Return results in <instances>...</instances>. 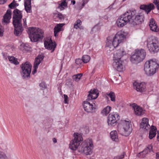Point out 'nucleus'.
<instances>
[{
  "label": "nucleus",
  "instance_id": "1",
  "mask_svg": "<svg viewBox=\"0 0 159 159\" xmlns=\"http://www.w3.org/2000/svg\"><path fill=\"white\" fill-rule=\"evenodd\" d=\"M98 90L96 89L91 90L88 95L87 101L84 102L83 108L85 111L88 112H93L95 111L96 106L95 102L93 100L98 97Z\"/></svg>",
  "mask_w": 159,
  "mask_h": 159
},
{
  "label": "nucleus",
  "instance_id": "2",
  "mask_svg": "<svg viewBox=\"0 0 159 159\" xmlns=\"http://www.w3.org/2000/svg\"><path fill=\"white\" fill-rule=\"evenodd\" d=\"M94 148L93 142L91 139H88L82 142L78 149V152L80 153L86 155L92 154Z\"/></svg>",
  "mask_w": 159,
  "mask_h": 159
},
{
  "label": "nucleus",
  "instance_id": "3",
  "mask_svg": "<svg viewBox=\"0 0 159 159\" xmlns=\"http://www.w3.org/2000/svg\"><path fill=\"white\" fill-rule=\"evenodd\" d=\"M158 67L159 65L155 61L148 60L144 64V71L147 75L151 76L156 73Z\"/></svg>",
  "mask_w": 159,
  "mask_h": 159
},
{
  "label": "nucleus",
  "instance_id": "4",
  "mask_svg": "<svg viewBox=\"0 0 159 159\" xmlns=\"http://www.w3.org/2000/svg\"><path fill=\"white\" fill-rule=\"evenodd\" d=\"M28 34L31 41L36 42L42 39L43 32L41 29L37 28H29Z\"/></svg>",
  "mask_w": 159,
  "mask_h": 159
},
{
  "label": "nucleus",
  "instance_id": "5",
  "mask_svg": "<svg viewBox=\"0 0 159 159\" xmlns=\"http://www.w3.org/2000/svg\"><path fill=\"white\" fill-rule=\"evenodd\" d=\"M134 12H131V11H129L121 15L117 19L116 23L119 27H123L128 23L131 24L132 22L130 20L132 18L131 15H134Z\"/></svg>",
  "mask_w": 159,
  "mask_h": 159
},
{
  "label": "nucleus",
  "instance_id": "6",
  "mask_svg": "<svg viewBox=\"0 0 159 159\" xmlns=\"http://www.w3.org/2000/svg\"><path fill=\"white\" fill-rule=\"evenodd\" d=\"M122 42L116 35L109 36L107 39L106 49L107 51H112Z\"/></svg>",
  "mask_w": 159,
  "mask_h": 159
},
{
  "label": "nucleus",
  "instance_id": "7",
  "mask_svg": "<svg viewBox=\"0 0 159 159\" xmlns=\"http://www.w3.org/2000/svg\"><path fill=\"white\" fill-rule=\"evenodd\" d=\"M146 56V52L143 49L136 50L130 57V60L132 63L137 64L142 61Z\"/></svg>",
  "mask_w": 159,
  "mask_h": 159
},
{
  "label": "nucleus",
  "instance_id": "8",
  "mask_svg": "<svg viewBox=\"0 0 159 159\" xmlns=\"http://www.w3.org/2000/svg\"><path fill=\"white\" fill-rule=\"evenodd\" d=\"M147 47L151 53H156L159 51V41L155 37L149 38L147 41Z\"/></svg>",
  "mask_w": 159,
  "mask_h": 159
},
{
  "label": "nucleus",
  "instance_id": "9",
  "mask_svg": "<svg viewBox=\"0 0 159 159\" xmlns=\"http://www.w3.org/2000/svg\"><path fill=\"white\" fill-rule=\"evenodd\" d=\"M20 67L22 76L25 78L29 77L31 70L32 66L31 64L29 62L26 61L23 63Z\"/></svg>",
  "mask_w": 159,
  "mask_h": 159
},
{
  "label": "nucleus",
  "instance_id": "10",
  "mask_svg": "<svg viewBox=\"0 0 159 159\" xmlns=\"http://www.w3.org/2000/svg\"><path fill=\"white\" fill-rule=\"evenodd\" d=\"M122 134L125 136H128L131 133L132 126L130 121L123 120L122 122Z\"/></svg>",
  "mask_w": 159,
  "mask_h": 159
},
{
  "label": "nucleus",
  "instance_id": "11",
  "mask_svg": "<svg viewBox=\"0 0 159 159\" xmlns=\"http://www.w3.org/2000/svg\"><path fill=\"white\" fill-rule=\"evenodd\" d=\"M131 12H134V15H131L132 18L130 20L132 22H131V24L133 25H136L139 24L143 21L144 16L142 13H139V14L135 15L136 11H131Z\"/></svg>",
  "mask_w": 159,
  "mask_h": 159
},
{
  "label": "nucleus",
  "instance_id": "12",
  "mask_svg": "<svg viewBox=\"0 0 159 159\" xmlns=\"http://www.w3.org/2000/svg\"><path fill=\"white\" fill-rule=\"evenodd\" d=\"M13 25H19L21 23L22 15L21 12L17 9H15L13 11Z\"/></svg>",
  "mask_w": 159,
  "mask_h": 159
},
{
  "label": "nucleus",
  "instance_id": "13",
  "mask_svg": "<svg viewBox=\"0 0 159 159\" xmlns=\"http://www.w3.org/2000/svg\"><path fill=\"white\" fill-rule=\"evenodd\" d=\"M23 24H19V25H14L15 28L14 33L16 36H20L23 30L22 26L25 28L27 27L26 18L23 19Z\"/></svg>",
  "mask_w": 159,
  "mask_h": 159
},
{
  "label": "nucleus",
  "instance_id": "14",
  "mask_svg": "<svg viewBox=\"0 0 159 159\" xmlns=\"http://www.w3.org/2000/svg\"><path fill=\"white\" fill-rule=\"evenodd\" d=\"M112 66L114 69L119 72L123 71L125 70L123 65V61L121 59H113Z\"/></svg>",
  "mask_w": 159,
  "mask_h": 159
},
{
  "label": "nucleus",
  "instance_id": "15",
  "mask_svg": "<svg viewBox=\"0 0 159 159\" xmlns=\"http://www.w3.org/2000/svg\"><path fill=\"white\" fill-rule=\"evenodd\" d=\"M119 120V116L117 113L113 112L109 114L107 117V123L109 125H113Z\"/></svg>",
  "mask_w": 159,
  "mask_h": 159
},
{
  "label": "nucleus",
  "instance_id": "16",
  "mask_svg": "<svg viewBox=\"0 0 159 159\" xmlns=\"http://www.w3.org/2000/svg\"><path fill=\"white\" fill-rule=\"evenodd\" d=\"M130 106L134 110V113L135 115L140 116L145 113V110L135 103L131 105Z\"/></svg>",
  "mask_w": 159,
  "mask_h": 159
},
{
  "label": "nucleus",
  "instance_id": "17",
  "mask_svg": "<svg viewBox=\"0 0 159 159\" xmlns=\"http://www.w3.org/2000/svg\"><path fill=\"white\" fill-rule=\"evenodd\" d=\"M44 46L47 49L52 50L51 52H53L56 47V44L53 42L50 39H46L44 41Z\"/></svg>",
  "mask_w": 159,
  "mask_h": 159
},
{
  "label": "nucleus",
  "instance_id": "18",
  "mask_svg": "<svg viewBox=\"0 0 159 159\" xmlns=\"http://www.w3.org/2000/svg\"><path fill=\"white\" fill-rule=\"evenodd\" d=\"M133 86L134 89L138 92H144L146 90V84L143 82H135L133 84Z\"/></svg>",
  "mask_w": 159,
  "mask_h": 159
},
{
  "label": "nucleus",
  "instance_id": "19",
  "mask_svg": "<svg viewBox=\"0 0 159 159\" xmlns=\"http://www.w3.org/2000/svg\"><path fill=\"white\" fill-rule=\"evenodd\" d=\"M155 6L152 3H148L147 4H143L140 5V8L144 10L148 14L150 11L155 8Z\"/></svg>",
  "mask_w": 159,
  "mask_h": 159
},
{
  "label": "nucleus",
  "instance_id": "20",
  "mask_svg": "<svg viewBox=\"0 0 159 159\" xmlns=\"http://www.w3.org/2000/svg\"><path fill=\"white\" fill-rule=\"evenodd\" d=\"M11 11L10 10H7L2 19V23L3 25H7L10 23V20L11 18Z\"/></svg>",
  "mask_w": 159,
  "mask_h": 159
},
{
  "label": "nucleus",
  "instance_id": "21",
  "mask_svg": "<svg viewBox=\"0 0 159 159\" xmlns=\"http://www.w3.org/2000/svg\"><path fill=\"white\" fill-rule=\"evenodd\" d=\"M126 54L124 49L123 48H121L114 52L113 59H121V57Z\"/></svg>",
  "mask_w": 159,
  "mask_h": 159
},
{
  "label": "nucleus",
  "instance_id": "22",
  "mask_svg": "<svg viewBox=\"0 0 159 159\" xmlns=\"http://www.w3.org/2000/svg\"><path fill=\"white\" fill-rule=\"evenodd\" d=\"M43 58V56H38L35 59L34 63V70L32 71V74H34L37 71V69L38 68V66L40 64L41 62L42 61Z\"/></svg>",
  "mask_w": 159,
  "mask_h": 159
},
{
  "label": "nucleus",
  "instance_id": "23",
  "mask_svg": "<svg viewBox=\"0 0 159 159\" xmlns=\"http://www.w3.org/2000/svg\"><path fill=\"white\" fill-rule=\"evenodd\" d=\"M140 127L141 128L147 130L149 129L150 125L148 124V119L147 118H143L142 119V121L140 124Z\"/></svg>",
  "mask_w": 159,
  "mask_h": 159
},
{
  "label": "nucleus",
  "instance_id": "24",
  "mask_svg": "<svg viewBox=\"0 0 159 159\" xmlns=\"http://www.w3.org/2000/svg\"><path fill=\"white\" fill-rule=\"evenodd\" d=\"M149 26L150 30L152 31L155 32H157L158 31L159 29L153 19L151 18L150 19Z\"/></svg>",
  "mask_w": 159,
  "mask_h": 159
},
{
  "label": "nucleus",
  "instance_id": "25",
  "mask_svg": "<svg viewBox=\"0 0 159 159\" xmlns=\"http://www.w3.org/2000/svg\"><path fill=\"white\" fill-rule=\"evenodd\" d=\"M128 34V33L123 30H121L118 31L116 34L118 39L122 42L125 39Z\"/></svg>",
  "mask_w": 159,
  "mask_h": 159
},
{
  "label": "nucleus",
  "instance_id": "26",
  "mask_svg": "<svg viewBox=\"0 0 159 159\" xmlns=\"http://www.w3.org/2000/svg\"><path fill=\"white\" fill-rule=\"evenodd\" d=\"M80 143L72 140L69 144V148L71 150L75 151L78 149L80 145Z\"/></svg>",
  "mask_w": 159,
  "mask_h": 159
},
{
  "label": "nucleus",
  "instance_id": "27",
  "mask_svg": "<svg viewBox=\"0 0 159 159\" xmlns=\"http://www.w3.org/2000/svg\"><path fill=\"white\" fill-rule=\"evenodd\" d=\"M64 24H57L54 28V35L55 37L58 36V33L62 30V27Z\"/></svg>",
  "mask_w": 159,
  "mask_h": 159
},
{
  "label": "nucleus",
  "instance_id": "28",
  "mask_svg": "<svg viewBox=\"0 0 159 159\" xmlns=\"http://www.w3.org/2000/svg\"><path fill=\"white\" fill-rule=\"evenodd\" d=\"M73 137L74 139L72 140L79 143H80L83 141L82 136L80 134L75 133L74 134Z\"/></svg>",
  "mask_w": 159,
  "mask_h": 159
},
{
  "label": "nucleus",
  "instance_id": "29",
  "mask_svg": "<svg viewBox=\"0 0 159 159\" xmlns=\"http://www.w3.org/2000/svg\"><path fill=\"white\" fill-rule=\"evenodd\" d=\"M156 128L152 125L149 131V137L150 139H152L156 135Z\"/></svg>",
  "mask_w": 159,
  "mask_h": 159
},
{
  "label": "nucleus",
  "instance_id": "30",
  "mask_svg": "<svg viewBox=\"0 0 159 159\" xmlns=\"http://www.w3.org/2000/svg\"><path fill=\"white\" fill-rule=\"evenodd\" d=\"M25 8L27 12H30L31 11V0H25Z\"/></svg>",
  "mask_w": 159,
  "mask_h": 159
},
{
  "label": "nucleus",
  "instance_id": "31",
  "mask_svg": "<svg viewBox=\"0 0 159 159\" xmlns=\"http://www.w3.org/2000/svg\"><path fill=\"white\" fill-rule=\"evenodd\" d=\"M110 137L112 140L116 142L118 140L117 132L116 130L111 131L110 133Z\"/></svg>",
  "mask_w": 159,
  "mask_h": 159
},
{
  "label": "nucleus",
  "instance_id": "32",
  "mask_svg": "<svg viewBox=\"0 0 159 159\" xmlns=\"http://www.w3.org/2000/svg\"><path fill=\"white\" fill-rule=\"evenodd\" d=\"M111 109V107L108 106L102 110L101 113L103 116H107L109 113Z\"/></svg>",
  "mask_w": 159,
  "mask_h": 159
},
{
  "label": "nucleus",
  "instance_id": "33",
  "mask_svg": "<svg viewBox=\"0 0 159 159\" xmlns=\"http://www.w3.org/2000/svg\"><path fill=\"white\" fill-rule=\"evenodd\" d=\"M82 24V22L80 20H78L75 22L74 28V29H83V27L81 26Z\"/></svg>",
  "mask_w": 159,
  "mask_h": 159
},
{
  "label": "nucleus",
  "instance_id": "34",
  "mask_svg": "<svg viewBox=\"0 0 159 159\" xmlns=\"http://www.w3.org/2000/svg\"><path fill=\"white\" fill-rule=\"evenodd\" d=\"M8 58L9 61L11 63H13L16 65L19 64V62L18 61L17 59L13 57L8 56Z\"/></svg>",
  "mask_w": 159,
  "mask_h": 159
},
{
  "label": "nucleus",
  "instance_id": "35",
  "mask_svg": "<svg viewBox=\"0 0 159 159\" xmlns=\"http://www.w3.org/2000/svg\"><path fill=\"white\" fill-rule=\"evenodd\" d=\"M68 0H65V1H64L61 2V3L59 4L58 6V8L61 9V10H62L65 8L67 7V3Z\"/></svg>",
  "mask_w": 159,
  "mask_h": 159
},
{
  "label": "nucleus",
  "instance_id": "36",
  "mask_svg": "<svg viewBox=\"0 0 159 159\" xmlns=\"http://www.w3.org/2000/svg\"><path fill=\"white\" fill-rule=\"evenodd\" d=\"M20 49L23 51H28L29 50L30 48L28 45L27 44L23 43L21 44L20 47Z\"/></svg>",
  "mask_w": 159,
  "mask_h": 159
},
{
  "label": "nucleus",
  "instance_id": "37",
  "mask_svg": "<svg viewBox=\"0 0 159 159\" xmlns=\"http://www.w3.org/2000/svg\"><path fill=\"white\" fill-rule=\"evenodd\" d=\"M107 94L109 97L111 101H115L116 96L114 93L111 91L109 93H107Z\"/></svg>",
  "mask_w": 159,
  "mask_h": 159
},
{
  "label": "nucleus",
  "instance_id": "38",
  "mask_svg": "<svg viewBox=\"0 0 159 159\" xmlns=\"http://www.w3.org/2000/svg\"><path fill=\"white\" fill-rule=\"evenodd\" d=\"M150 152V150L149 149L147 148H145L143 151L142 152H140L139 154L140 155L142 156L141 157L142 158H144L145 157L146 155L148 154V153L149 152Z\"/></svg>",
  "mask_w": 159,
  "mask_h": 159
},
{
  "label": "nucleus",
  "instance_id": "39",
  "mask_svg": "<svg viewBox=\"0 0 159 159\" xmlns=\"http://www.w3.org/2000/svg\"><path fill=\"white\" fill-rule=\"evenodd\" d=\"M82 76V74H78L76 75H74L72 76V79L74 81L77 82L80 80Z\"/></svg>",
  "mask_w": 159,
  "mask_h": 159
},
{
  "label": "nucleus",
  "instance_id": "40",
  "mask_svg": "<svg viewBox=\"0 0 159 159\" xmlns=\"http://www.w3.org/2000/svg\"><path fill=\"white\" fill-rule=\"evenodd\" d=\"M90 57L88 55H84L82 57L83 61L84 63H87L89 61Z\"/></svg>",
  "mask_w": 159,
  "mask_h": 159
},
{
  "label": "nucleus",
  "instance_id": "41",
  "mask_svg": "<svg viewBox=\"0 0 159 159\" xmlns=\"http://www.w3.org/2000/svg\"><path fill=\"white\" fill-rule=\"evenodd\" d=\"M18 5V4L15 2V1L14 0L13 2L9 5V6L10 8H12L16 7Z\"/></svg>",
  "mask_w": 159,
  "mask_h": 159
},
{
  "label": "nucleus",
  "instance_id": "42",
  "mask_svg": "<svg viewBox=\"0 0 159 159\" xmlns=\"http://www.w3.org/2000/svg\"><path fill=\"white\" fill-rule=\"evenodd\" d=\"M66 17V15H63L62 14L59 13V19L58 20H60L61 21L63 20Z\"/></svg>",
  "mask_w": 159,
  "mask_h": 159
},
{
  "label": "nucleus",
  "instance_id": "43",
  "mask_svg": "<svg viewBox=\"0 0 159 159\" xmlns=\"http://www.w3.org/2000/svg\"><path fill=\"white\" fill-rule=\"evenodd\" d=\"M89 0H82L80 2V5L81 8H83L88 2Z\"/></svg>",
  "mask_w": 159,
  "mask_h": 159
},
{
  "label": "nucleus",
  "instance_id": "44",
  "mask_svg": "<svg viewBox=\"0 0 159 159\" xmlns=\"http://www.w3.org/2000/svg\"><path fill=\"white\" fill-rule=\"evenodd\" d=\"M0 159H7L6 155L3 152H0Z\"/></svg>",
  "mask_w": 159,
  "mask_h": 159
},
{
  "label": "nucleus",
  "instance_id": "45",
  "mask_svg": "<svg viewBox=\"0 0 159 159\" xmlns=\"http://www.w3.org/2000/svg\"><path fill=\"white\" fill-rule=\"evenodd\" d=\"M153 3L156 5L157 9L159 10V0H153Z\"/></svg>",
  "mask_w": 159,
  "mask_h": 159
},
{
  "label": "nucleus",
  "instance_id": "46",
  "mask_svg": "<svg viewBox=\"0 0 159 159\" xmlns=\"http://www.w3.org/2000/svg\"><path fill=\"white\" fill-rule=\"evenodd\" d=\"M125 156V153H123L121 155L114 157V159H122L124 158Z\"/></svg>",
  "mask_w": 159,
  "mask_h": 159
},
{
  "label": "nucleus",
  "instance_id": "47",
  "mask_svg": "<svg viewBox=\"0 0 159 159\" xmlns=\"http://www.w3.org/2000/svg\"><path fill=\"white\" fill-rule=\"evenodd\" d=\"M83 61L82 60L80 59H76L75 60V62L76 64L78 65H80L82 63Z\"/></svg>",
  "mask_w": 159,
  "mask_h": 159
},
{
  "label": "nucleus",
  "instance_id": "48",
  "mask_svg": "<svg viewBox=\"0 0 159 159\" xmlns=\"http://www.w3.org/2000/svg\"><path fill=\"white\" fill-rule=\"evenodd\" d=\"M59 13V12H57L53 14V16L54 19L58 20Z\"/></svg>",
  "mask_w": 159,
  "mask_h": 159
},
{
  "label": "nucleus",
  "instance_id": "49",
  "mask_svg": "<svg viewBox=\"0 0 159 159\" xmlns=\"http://www.w3.org/2000/svg\"><path fill=\"white\" fill-rule=\"evenodd\" d=\"M98 28L97 26H94L92 29L91 33V34H94L95 32L98 30Z\"/></svg>",
  "mask_w": 159,
  "mask_h": 159
},
{
  "label": "nucleus",
  "instance_id": "50",
  "mask_svg": "<svg viewBox=\"0 0 159 159\" xmlns=\"http://www.w3.org/2000/svg\"><path fill=\"white\" fill-rule=\"evenodd\" d=\"M4 29L1 26H0V36L2 37L3 35Z\"/></svg>",
  "mask_w": 159,
  "mask_h": 159
},
{
  "label": "nucleus",
  "instance_id": "51",
  "mask_svg": "<svg viewBox=\"0 0 159 159\" xmlns=\"http://www.w3.org/2000/svg\"><path fill=\"white\" fill-rule=\"evenodd\" d=\"M64 102L65 103H68V96L66 94L64 95Z\"/></svg>",
  "mask_w": 159,
  "mask_h": 159
},
{
  "label": "nucleus",
  "instance_id": "52",
  "mask_svg": "<svg viewBox=\"0 0 159 159\" xmlns=\"http://www.w3.org/2000/svg\"><path fill=\"white\" fill-rule=\"evenodd\" d=\"M39 86L41 87H42L43 88H44L46 87L45 84L44 82L41 83L40 84Z\"/></svg>",
  "mask_w": 159,
  "mask_h": 159
},
{
  "label": "nucleus",
  "instance_id": "53",
  "mask_svg": "<svg viewBox=\"0 0 159 159\" xmlns=\"http://www.w3.org/2000/svg\"><path fill=\"white\" fill-rule=\"evenodd\" d=\"M7 0H0V4H4L5 3Z\"/></svg>",
  "mask_w": 159,
  "mask_h": 159
},
{
  "label": "nucleus",
  "instance_id": "54",
  "mask_svg": "<svg viewBox=\"0 0 159 159\" xmlns=\"http://www.w3.org/2000/svg\"><path fill=\"white\" fill-rule=\"evenodd\" d=\"M157 140L159 141V131L157 133Z\"/></svg>",
  "mask_w": 159,
  "mask_h": 159
},
{
  "label": "nucleus",
  "instance_id": "55",
  "mask_svg": "<svg viewBox=\"0 0 159 159\" xmlns=\"http://www.w3.org/2000/svg\"><path fill=\"white\" fill-rule=\"evenodd\" d=\"M52 141L54 143H56L57 142V140L55 138L53 139Z\"/></svg>",
  "mask_w": 159,
  "mask_h": 159
},
{
  "label": "nucleus",
  "instance_id": "56",
  "mask_svg": "<svg viewBox=\"0 0 159 159\" xmlns=\"http://www.w3.org/2000/svg\"><path fill=\"white\" fill-rule=\"evenodd\" d=\"M71 3L73 5H74L75 3V2L74 0H73L71 1Z\"/></svg>",
  "mask_w": 159,
  "mask_h": 159
},
{
  "label": "nucleus",
  "instance_id": "57",
  "mask_svg": "<svg viewBox=\"0 0 159 159\" xmlns=\"http://www.w3.org/2000/svg\"><path fill=\"white\" fill-rule=\"evenodd\" d=\"M114 5V4H113L112 5H111V6H110L109 7V8L110 9H111V8H112V7Z\"/></svg>",
  "mask_w": 159,
  "mask_h": 159
}]
</instances>
